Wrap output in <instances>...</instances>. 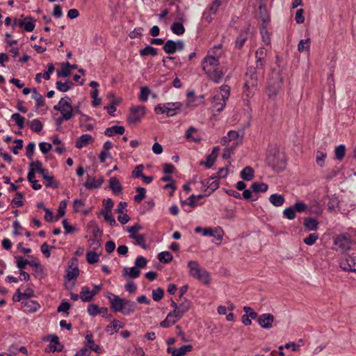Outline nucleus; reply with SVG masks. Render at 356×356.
Masks as SVG:
<instances>
[{
  "mask_svg": "<svg viewBox=\"0 0 356 356\" xmlns=\"http://www.w3.org/2000/svg\"><path fill=\"white\" fill-rule=\"evenodd\" d=\"M202 66L208 78L216 83L220 82L226 70L220 66L218 57L211 55L204 58Z\"/></svg>",
  "mask_w": 356,
  "mask_h": 356,
  "instance_id": "f257e3e1",
  "label": "nucleus"
},
{
  "mask_svg": "<svg viewBox=\"0 0 356 356\" xmlns=\"http://www.w3.org/2000/svg\"><path fill=\"white\" fill-rule=\"evenodd\" d=\"M266 162L270 167L277 172L282 171L286 165L284 154L275 148L268 151Z\"/></svg>",
  "mask_w": 356,
  "mask_h": 356,
  "instance_id": "f03ea898",
  "label": "nucleus"
},
{
  "mask_svg": "<svg viewBox=\"0 0 356 356\" xmlns=\"http://www.w3.org/2000/svg\"><path fill=\"white\" fill-rule=\"evenodd\" d=\"M187 266L189 269V275L197 280L204 284H209L211 282L209 273L200 266L196 261H189Z\"/></svg>",
  "mask_w": 356,
  "mask_h": 356,
  "instance_id": "7ed1b4c3",
  "label": "nucleus"
},
{
  "mask_svg": "<svg viewBox=\"0 0 356 356\" xmlns=\"http://www.w3.org/2000/svg\"><path fill=\"white\" fill-rule=\"evenodd\" d=\"M230 88L227 85H223L220 88V92L216 94L213 98V107L218 112H220L225 106L226 101L229 97Z\"/></svg>",
  "mask_w": 356,
  "mask_h": 356,
  "instance_id": "20e7f679",
  "label": "nucleus"
},
{
  "mask_svg": "<svg viewBox=\"0 0 356 356\" xmlns=\"http://www.w3.org/2000/svg\"><path fill=\"white\" fill-rule=\"evenodd\" d=\"M282 77L279 72H273L268 82L267 94L273 98L277 95L282 85Z\"/></svg>",
  "mask_w": 356,
  "mask_h": 356,
  "instance_id": "39448f33",
  "label": "nucleus"
},
{
  "mask_svg": "<svg viewBox=\"0 0 356 356\" xmlns=\"http://www.w3.org/2000/svg\"><path fill=\"white\" fill-rule=\"evenodd\" d=\"M254 68H248L245 75V87L247 90L257 87L258 80L262 77Z\"/></svg>",
  "mask_w": 356,
  "mask_h": 356,
  "instance_id": "423d86ee",
  "label": "nucleus"
},
{
  "mask_svg": "<svg viewBox=\"0 0 356 356\" xmlns=\"http://www.w3.org/2000/svg\"><path fill=\"white\" fill-rule=\"evenodd\" d=\"M145 109L143 106H133L130 108V113L128 115L127 120L131 124L138 122L145 115Z\"/></svg>",
  "mask_w": 356,
  "mask_h": 356,
  "instance_id": "0eeeda50",
  "label": "nucleus"
},
{
  "mask_svg": "<svg viewBox=\"0 0 356 356\" xmlns=\"http://www.w3.org/2000/svg\"><path fill=\"white\" fill-rule=\"evenodd\" d=\"M339 267L346 271L356 272V255H346L340 261Z\"/></svg>",
  "mask_w": 356,
  "mask_h": 356,
  "instance_id": "6e6552de",
  "label": "nucleus"
},
{
  "mask_svg": "<svg viewBox=\"0 0 356 356\" xmlns=\"http://www.w3.org/2000/svg\"><path fill=\"white\" fill-rule=\"evenodd\" d=\"M334 244L339 248L342 251H346L350 248L352 245V240L349 235L343 234L334 239Z\"/></svg>",
  "mask_w": 356,
  "mask_h": 356,
  "instance_id": "1a4fd4ad",
  "label": "nucleus"
},
{
  "mask_svg": "<svg viewBox=\"0 0 356 356\" xmlns=\"http://www.w3.org/2000/svg\"><path fill=\"white\" fill-rule=\"evenodd\" d=\"M275 317L270 313L263 314L259 316L257 322L259 325L264 329H270L273 326Z\"/></svg>",
  "mask_w": 356,
  "mask_h": 356,
  "instance_id": "9d476101",
  "label": "nucleus"
},
{
  "mask_svg": "<svg viewBox=\"0 0 356 356\" xmlns=\"http://www.w3.org/2000/svg\"><path fill=\"white\" fill-rule=\"evenodd\" d=\"M65 101L63 103V106L61 109V116L65 120H69L73 116L74 108L71 105V99L68 97H64Z\"/></svg>",
  "mask_w": 356,
  "mask_h": 356,
  "instance_id": "9b49d317",
  "label": "nucleus"
},
{
  "mask_svg": "<svg viewBox=\"0 0 356 356\" xmlns=\"http://www.w3.org/2000/svg\"><path fill=\"white\" fill-rule=\"evenodd\" d=\"M109 301L111 303V308L114 312H121L123 314L124 298H121L118 296L112 294L111 297H109Z\"/></svg>",
  "mask_w": 356,
  "mask_h": 356,
  "instance_id": "f8f14e48",
  "label": "nucleus"
},
{
  "mask_svg": "<svg viewBox=\"0 0 356 356\" xmlns=\"http://www.w3.org/2000/svg\"><path fill=\"white\" fill-rule=\"evenodd\" d=\"M216 178L217 177H211L202 181L203 186L207 187L206 191L208 190V194L205 195H210L219 187V183Z\"/></svg>",
  "mask_w": 356,
  "mask_h": 356,
  "instance_id": "ddd939ff",
  "label": "nucleus"
},
{
  "mask_svg": "<svg viewBox=\"0 0 356 356\" xmlns=\"http://www.w3.org/2000/svg\"><path fill=\"white\" fill-rule=\"evenodd\" d=\"M203 235L215 237L218 241H220L222 239L223 230L220 227H216L214 229L205 227L203 229Z\"/></svg>",
  "mask_w": 356,
  "mask_h": 356,
  "instance_id": "4468645a",
  "label": "nucleus"
},
{
  "mask_svg": "<svg viewBox=\"0 0 356 356\" xmlns=\"http://www.w3.org/2000/svg\"><path fill=\"white\" fill-rule=\"evenodd\" d=\"M191 307V303L189 301L185 300L184 302L180 303L177 309H174L172 312L175 315V318L177 319H180L184 314L188 311Z\"/></svg>",
  "mask_w": 356,
  "mask_h": 356,
  "instance_id": "2eb2a0df",
  "label": "nucleus"
},
{
  "mask_svg": "<svg viewBox=\"0 0 356 356\" xmlns=\"http://www.w3.org/2000/svg\"><path fill=\"white\" fill-rule=\"evenodd\" d=\"M182 104L180 102H168L165 104V108L167 111V115L174 116L181 109Z\"/></svg>",
  "mask_w": 356,
  "mask_h": 356,
  "instance_id": "dca6fc26",
  "label": "nucleus"
},
{
  "mask_svg": "<svg viewBox=\"0 0 356 356\" xmlns=\"http://www.w3.org/2000/svg\"><path fill=\"white\" fill-rule=\"evenodd\" d=\"M94 142V138L91 135L89 134H83L79 138H77L76 141V147L81 149L83 147H86L90 144H92Z\"/></svg>",
  "mask_w": 356,
  "mask_h": 356,
  "instance_id": "f3484780",
  "label": "nucleus"
},
{
  "mask_svg": "<svg viewBox=\"0 0 356 356\" xmlns=\"http://www.w3.org/2000/svg\"><path fill=\"white\" fill-rule=\"evenodd\" d=\"M103 182H104L103 178L96 179L92 178L89 175H88L87 180L85 182L84 186L88 189L98 188L102 186Z\"/></svg>",
  "mask_w": 356,
  "mask_h": 356,
  "instance_id": "a211bd4d",
  "label": "nucleus"
},
{
  "mask_svg": "<svg viewBox=\"0 0 356 356\" xmlns=\"http://www.w3.org/2000/svg\"><path fill=\"white\" fill-rule=\"evenodd\" d=\"M109 187L115 195H119L122 193V187L119 179L115 177H113L110 179Z\"/></svg>",
  "mask_w": 356,
  "mask_h": 356,
  "instance_id": "6ab92c4d",
  "label": "nucleus"
},
{
  "mask_svg": "<svg viewBox=\"0 0 356 356\" xmlns=\"http://www.w3.org/2000/svg\"><path fill=\"white\" fill-rule=\"evenodd\" d=\"M124 131L125 129L124 127L115 125L111 127L106 129L104 134L108 136H112L115 134L122 135L124 133Z\"/></svg>",
  "mask_w": 356,
  "mask_h": 356,
  "instance_id": "aec40b11",
  "label": "nucleus"
},
{
  "mask_svg": "<svg viewBox=\"0 0 356 356\" xmlns=\"http://www.w3.org/2000/svg\"><path fill=\"white\" fill-rule=\"evenodd\" d=\"M140 270L136 266L131 268L125 267L122 270V275L124 277L129 276L131 278H136L140 275Z\"/></svg>",
  "mask_w": 356,
  "mask_h": 356,
  "instance_id": "412c9836",
  "label": "nucleus"
},
{
  "mask_svg": "<svg viewBox=\"0 0 356 356\" xmlns=\"http://www.w3.org/2000/svg\"><path fill=\"white\" fill-rule=\"evenodd\" d=\"M136 309V304L134 302L124 298L123 314L129 315V314L135 312Z\"/></svg>",
  "mask_w": 356,
  "mask_h": 356,
  "instance_id": "4be33fe9",
  "label": "nucleus"
},
{
  "mask_svg": "<svg viewBox=\"0 0 356 356\" xmlns=\"http://www.w3.org/2000/svg\"><path fill=\"white\" fill-rule=\"evenodd\" d=\"M269 201L275 207H281L284 203V197L282 195L273 194L270 196Z\"/></svg>",
  "mask_w": 356,
  "mask_h": 356,
  "instance_id": "5701e85b",
  "label": "nucleus"
},
{
  "mask_svg": "<svg viewBox=\"0 0 356 356\" xmlns=\"http://www.w3.org/2000/svg\"><path fill=\"white\" fill-rule=\"evenodd\" d=\"M193 350L191 345H184L179 348H175L173 351V355L171 356H184L187 353L191 352Z\"/></svg>",
  "mask_w": 356,
  "mask_h": 356,
  "instance_id": "b1692460",
  "label": "nucleus"
},
{
  "mask_svg": "<svg viewBox=\"0 0 356 356\" xmlns=\"http://www.w3.org/2000/svg\"><path fill=\"white\" fill-rule=\"evenodd\" d=\"M79 296L83 302H90L93 299L88 286L82 287Z\"/></svg>",
  "mask_w": 356,
  "mask_h": 356,
  "instance_id": "393cba45",
  "label": "nucleus"
},
{
  "mask_svg": "<svg viewBox=\"0 0 356 356\" xmlns=\"http://www.w3.org/2000/svg\"><path fill=\"white\" fill-rule=\"evenodd\" d=\"M248 35L249 33L248 31H243L239 34L235 42V46L236 48L241 49L243 46L244 43L248 38Z\"/></svg>",
  "mask_w": 356,
  "mask_h": 356,
  "instance_id": "a878e982",
  "label": "nucleus"
},
{
  "mask_svg": "<svg viewBox=\"0 0 356 356\" xmlns=\"http://www.w3.org/2000/svg\"><path fill=\"white\" fill-rule=\"evenodd\" d=\"M251 188L255 193H264L268 188V186L264 182H254L251 185Z\"/></svg>",
  "mask_w": 356,
  "mask_h": 356,
  "instance_id": "bb28decb",
  "label": "nucleus"
},
{
  "mask_svg": "<svg viewBox=\"0 0 356 356\" xmlns=\"http://www.w3.org/2000/svg\"><path fill=\"white\" fill-rule=\"evenodd\" d=\"M32 98L35 100L37 108H40L44 106V99L35 88L32 89Z\"/></svg>",
  "mask_w": 356,
  "mask_h": 356,
  "instance_id": "cd10ccee",
  "label": "nucleus"
},
{
  "mask_svg": "<svg viewBox=\"0 0 356 356\" xmlns=\"http://www.w3.org/2000/svg\"><path fill=\"white\" fill-rule=\"evenodd\" d=\"M241 177L243 180L250 181L254 177V171L251 167L247 166L241 172Z\"/></svg>",
  "mask_w": 356,
  "mask_h": 356,
  "instance_id": "c85d7f7f",
  "label": "nucleus"
},
{
  "mask_svg": "<svg viewBox=\"0 0 356 356\" xmlns=\"http://www.w3.org/2000/svg\"><path fill=\"white\" fill-rule=\"evenodd\" d=\"M177 321L178 319L175 318V315L170 312L166 318L161 322L160 325L163 327H168L171 325L175 324Z\"/></svg>",
  "mask_w": 356,
  "mask_h": 356,
  "instance_id": "c756f323",
  "label": "nucleus"
},
{
  "mask_svg": "<svg viewBox=\"0 0 356 356\" xmlns=\"http://www.w3.org/2000/svg\"><path fill=\"white\" fill-rule=\"evenodd\" d=\"M304 225L309 230L315 231L318 229V222L314 218H307L305 219Z\"/></svg>",
  "mask_w": 356,
  "mask_h": 356,
  "instance_id": "7c9ffc66",
  "label": "nucleus"
},
{
  "mask_svg": "<svg viewBox=\"0 0 356 356\" xmlns=\"http://www.w3.org/2000/svg\"><path fill=\"white\" fill-rule=\"evenodd\" d=\"M129 238L136 241V243L141 246L143 249H147L148 245L146 244L145 236L143 234L129 235Z\"/></svg>",
  "mask_w": 356,
  "mask_h": 356,
  "instance_id": "2f4dec72",
  "label": "nucleus"
},
{
  "mask_svg": "<svg viewBox=\"0 0 356 356\" xmlns=\"http://www.w3.org/2000/svg\"><path fill=\"white\" fill-rule=\"evenodd\" d=\"M22 304L26 307V310L29 312H35L40 308V305L33 300H28L23 301Z\"/></svg>",
  "mask_w": 356,
  "mask_h": 356,
  "instance_id": "473e14b6",
  "label": "nucleus"
},
{
  "mask_svg": "<svg viewBox=\"0 0 356 356\" xmlns=\"http://www.w3.org/2000/svg\"><path fill=\"white\" fill-rule=\"evenodd\" d=\"M175 42L171 40H168L163 49L165 51V53L168 54H174L176 51V46H175Z\"/></svg>",
  "mask_w": 356,
  "mask_h": 356,
  "instance_id": "72a5a7b5",
  "label": "nucleus"
},
{
  "mask_svg": "<svg viewBox=\"0 0 356 356\" xmlns=\"http://www.w3.org/2000/svg\"><path fill=\"white\" fill-rule=\"evenodd\" d=\"M56 84L57 90L64 92L68 91L74 85L73 83L70 81H65L63 83L60 81H57Z\"/></svg>",
  "mask_w": 356,
  "mask_h": 356,
  "instance_id": "f704fd0d",
  "label": "nucleus"
},
{
  "mask_svg": "<svg viewBox=\"0 0 356 356\" xmlns=\"http://www.w3.org/2000/svg\"><path fill=\"white\" fill-rule=\"evenodd\" d=\"M172 255L170 252L164 251L158 254V259L162 263H169L172 260Z\"/></svg>",
  "mask_w": 356,
  "mask_h": 356,
  "instance_id": "c9c22d12",
  "label": "nucleus"
},
{
  "mask_svg": "<svg viewBox=\"0 0 356 356\" xmlns=\"http://www.w3.org/2000/svg\"><path fill=\"white\" fill-rule=\"evenodd\" d=\"M335 157L337 160L341 161L346 154V147L344 145H340L335 147Z\"/></svg>",
  "mask_w": 356,
  "mask_h": 356,
  "instance_id": "e433bc0d",
  "label": "nucleus"
},
{
  "mask_svg": "<svg viewBox=\"0 0 356 356\" xmlns=\"http://www.w3.org/2000/svg\"><path fill=\"white\" fill-rule=\"evenodd\" d=\"M11 119L13 120L19 129L24 127L25 118L21 116L18 113H13L11 115Z\"/></svg>",
  "mask_w": 356,
  "mask_h": 356,
  "instance_id": "4c0bfd02",
  "label": "nucleus"
},
{
  "mask_svg": "<svg viewBox=\"0 0 356 356\" xmlns=\"http://www.w3.org/2000/svg\"><path fill=\"white\" fill-rule=\"evenodd\" d=\"M140 54L142 56H146L148 55L155 56L157 54V51L156 49H154L152 46L148 45L144 49L140 50Z\"/></svg>",
  "mask_w": 356,
  "mask_h": 356,
  "instance_id": "58836bf2",
  "label": "nucleus"
},
{
  "mask_svg": "<svg viewBox=\"0 0 356 356\" xmlns=\"http://www.w3.org/2000/svg\"><path fill=\"white\" fill-rule=\"evenodd\" d=\"M265 65H266V60L256 59L255 66L250 67L249 68L255 69L256 72H258V74L264 76V67Z\"/></svg>",
  "mask_w": 356,
  "mask_h": 356,
  "instance_id": "ea45409f",
  "label": "nucleus"
},
{
  "mask_svg": "<svg viewBox=\"0 0 356 356\" xmlns=\"http://www.w3.org/2000/svg\"><path fill=\"white\" fill-rule=\"evenodd\" d=\"M171 30L175 34L178 35H182L185 31L183 24L179 22L173 23L171 26Z\"/></svg>",
  "mask_w": 356,
  "mask_h": 356,
  "instance_id": "a19ab883",
  "label": "nucleus"
},
{
  "mask_svg": "<svg viewBox=\"0 0 356 356\" xmlns=\"http://www.w3.org/2000/svg\"><path fill=\"white\" fill-rule=\"evenodd\" d=\"M99 259V255L97 252L93 251H89L86 254V260L87 262L90 264H94L98 262Z\"/></svg>",
  "mask_w": 356,
  "mask_h": 356,
  "instance_id": "79ce46f5",
  "label": "nucleus"
},
{
  "mask_svg": "<svg viewBox=\"0 0 356 356\" xmlns=\"http://www.w3.org/2000/svg\"><path fill=\"white\" fill-rule=\"evenodd\" d=\"M101 213L104 216V220L108 222L111 226L116 225V221L112 216L111 211H102Z\"/></svg>",
  "mask_w": 356,
  "mask_h": 356,
  "instance_id": "37998d69",
  "label": "nucleus"
},
{
  "mask_svg": "<svg viewBox=\"0 0 356 356\" xmlns=\"http://www.w3.org/2000/svg\"><path fill=\"white\" fill-rule=\"evenodd\" d=\"M136 191L138 193L134 196V200L139 203L145 197L146 190L142 187H137Z\"/></svg>",
  "mask_w": 356,
  "mask_h": 356,
  "instance_id": "c03bdc74",
  "label": "nucleus"
},
{
  "mask_svg": "<svg viewBox=\"0 0 356 356\" xmlns=\"http://www.w3.org/2000/svg\"><path fill=\"white\" fill-rule=\"evenodd\" d=\"M151 93L150 89L147 86H143L140 88V93L139 99L142 102H146L148 99L149 95Z\"/></svg>",
  "mask_w": 356,
  "mask_h": 356,
  "instance_id": "a18cd8bd",
  "label": "nucleus"
},
{
  "mask_svg": "<svg viewBox=\"0 0 356 356\" xmlns=\"http://www.w3.org/2000/svg\"><path fill=\"white\" fill-rule=\"evenodd\" d=\"M327 156V154L321 151H317L316 161L318 165L323 167L325 164V159Z\"/></svg>",
  "mask_w": 356,
  "mask_h": 356,
  "instance_id": "49530a36",
  "label": "nucleus"
},
{
  "mask_svg": "<svg viewBox=\"0 0 356 356\" xmlns=\"http://www.w3.org/2000/svg\"><path fill=\"white\" fill-rule=\"evenodd\" d=\"M88 120L89 118L86 115H82V117L80 118V127L83 128V131H91L93 129L92 124H85V122H86Z\"/></svg>",
  "mask_w": 356,
  "mask_h": 356,
  "instance_id": "de8ad7c7",
  "label": "nucleus"
},
{
  "mask_svg": "<svg viewBox=\"0 0 356 356\" xmlns=\"http://www.w3.org/2000/svg\"><path fill=\"white\" fill-rule=\"evenodd\" d=\"M34 20L33 19L32 17H27L25 18V22H24V30L28 31V32H31L32 31H33L34 28H35V24H34Z\"/></svg>",
  "mask_w": 356,
  "mask_h": 356,
  "instance_id": "09e8293b",
  "label": "nucleus"
},
{
  "mask_svg": "<svg viewBox=\"0 0 356 356\" xmlns=\"http://www.w3.org/2000/svg\"><path fill=\"white\" fill-rule=\"evenodd\" d=\"M197 132V129L194 128L193 127H190L187 130L186 133V138L188 140L194 141V142H199L200 140V138L199 137H194L193 136V134Z\"/></svg>",
  "mask_w": 356,
  "mask_h": 356,
  "instance_id": "8fccbe9b",
  "label": "nucleus"
},
{
  "mask_svg": "<svg viewBox=\"0 0 356 356\" xmlns=\"http://www.w3.org/2000/svg\"><path fill=\"white\" fill-rule=\"evenodd\" d=\"M43 125L40 120L35 119L31 121L30 128L35 132H40L42 129Z\"/></svg>",
  "mask_w": 356,
  "mask_h": 356,
  "instance_id": "3c124183",
  "label": "nucleus"
},
{
  "mask_svg": "<svg viewBox=\"0 0 356 356\" xmlns=\"http://www.w3.org/2000/svg\"><path fill=\"white\" fill-rule=\"evenodd\" d=\"M283 214L289 220H293L296 218V211L293 207L286 208L283 211Z\"/></svg>",
  "mask_w": 356,
  "mask_h": 356,
  "instance_id": "603ef678",
  "label": "nucleus"
},
{
  "mask_svg": "<svg viewBox=\"0 0 356 356\" xmlns=\"http://www.w3.org/2000/svg\"><path fill=\"white\" fill-rule=\"evenodd\" d=\"M51 339L50 341L49 344V348L50 351L55 352V351H60V349H58L56 348V345L59 344V339L58 337L56 335H52L51 336Z\"/></svg>",
  "mask_w": 356,
  "mask_h": 356,
  "instance_id": "864d4df0",
  "label": "nucleus"
},
{
  "mask_svg": "<svg viewBox=\"0 0 356 356\" xmlns=\"http://www.w3.org/2000/svg\"><path fill=\"white\" fill-rule=\"evenodd\" d=\"M310 39L301 40L298 44V50L300 52H302L303 51H309V43Z\"/></svg>",
  "mask_w": 356,
  "mask_h": 356,
  "instance_id": "5fc2aeb1",
  "label": "nucleus"
},
{
  "mask_svg": "<svg viewBox=\"0 0 356 356\" xmlns=\"http://www.w3.org/2000/svg\"><path fill=\"white\" fill-rule=\"evenodd\" d=\"M124 323L118 320H113L106 327V331L109 332L110 329L113 328L115 330L122 328L124 327Z\"/></svg>",
  "mask_w": 356,
  "mask_h": 356,
  "instance_id": "6e6d98bb",
  "label": "nucleus"
},
{
  "mask_svg": "<svg viewBox=\"0 0 356 356\" xmlns=\"http://www.w3.org/2000/svg\"><path fill=\"white\" fill-rule=\"evenodd\" d=\"M164 295V291L161 288H158L156 290L152 291V298L154 301L161 300Z\"/></svg>",
  "mask_w": 356,
  "mask_h": 356,
  "instance_id": "4d7b16f0",
  "label": "nucleus"
},
{
  "mask_svg": "<svg viewBox=\"0 0 356 356\" xmlns=\"http://www.w3.org/2000/svg\"><path fill=\"white\" fill-rule=\"evenodd\" d=\"M71 74L70 70L63 64L62 68L60 70H57V76L58 77L66 78L68 77Z\"/></svg>",
  "mask_w": 356,
  "mask_h": 356,
  "instance_id": "13d9d810",
  "label": "nucleus"
},
{
  "mask_svg": "<svg viewBox=\"0 0 356 356\" xmlns=\"http://www.w3.org/2000/svg\"><path fill=\"white\" fill-rule=\"evenodd\" d=\"M216 160V158L210 154L207 156V161H201L200 164L206 166L207 168H210L213 165Z\"/></svg>",
  "mask_w": 356,
  "mask_h": 356,
  "instance_id": "bf43d9fd",
  "label": "nucleus"
},
{
  "mask_svg": "<svg viewBox=\"0 0 356 356\" xmlns=\"http://www.w3.org/2000/svg\"><path fill=\"white\" fill-rule=\"evenodd\" d=\"M318 238V235L316 233L310 234L307 237L304 239V242L309 245H312L316 243Z\"/></svg>",
  "mask_w": 356,
  "mask_h": 356,
  "instance_id": "052dcab7",
  "label": "nucleus"
},
{
  "mask_svg": "<svg viewBox=\"0 0 356 356\" xmlns=\"http://www.w3.org/2000/svg\"><path fill=\"white\" fill-rule=\"evenodd\" d=\"M267 50L264 47H260L255 53L256 59L266 60Z\"/></svg>",
  "mask_w": 356,
  "mask_h": 356,
  "instance_id": "680f3d73",
  "label": "nucleus"
},
{
  "mask_svg": "<svg viewBox=\"0 0 356 356\" xmlns=\"http://www.w3.org/2000/svg\"><path fill=\"white\" fill-rule=\"evenodd\" d=\"M79 275V270L78 268L75 267L72 268L67 273V278L68 280L76 279Z\"/></svg>",
  "mask_w": 356,
  "mask_h": 356,
  "instance_id": "e2e57ef3",
  "label": "nucleus"
},
{
  "mask_svg": "<svg viewBox=\"0 0 356 356\" xmlns=\"http://www.w3.org/2000/svg\"><path fill=\"white\" fill-rule=\"evenodd\" d=\"M147 260L144 257H138L135 261V265L136 268H145L147 266Z\"/></svg>",
  "mask_w": 356,
  "mask_h": 356,
  "instance_id": "0e129e2a",
  "label": "nucleus"
},
{
  "mask_svg": "<svg viewBox=\"0 0 356 356\" xmlns=\"http://www.w3.org/2000/svg\"><path fill=\"white\" fill-rule=\"evenodd\" d=\"M66 205H67V203L65 201H63L60 203V206L58 209V213L56 215V220H58L59 218H60L65 215Z\"/></svg>",
  "mask_w": 356,
  "mask_h": 356,
  "instance_id": "69168bd1",
  "label": "nucleus"
},
{
  "mask_svg": "<svg viewBox=\"0 0 356 356\" xmlns=\"http://www.w3.org/2000/svg\"><path fill=\"white\" fill-rule=\"evenodd\" d=\"M88 312L89 313L90 315L95 316L99 312V307L95 304H90L88 307Z\"/></svg>",
  "mask_w": 356,
  "mask_h": 356,
  "instance_id": "338daca9",
  "label": "nucleus"
},
{
  "mask_svg": "<svg viewBox=\"0 0 356 356\" xmlns=\"http://www.w3.org/2000/svg\"><path fill=\"white\" fill-rule=\"evenodd\" d=\"M292 207L299 213L304 212L307 209L306 204L302 202H296Z\"/></svg>",
  "mask_w": 356,
  "mask_h": 356,
  "instance_id": "774afa93",
  "label": "nucleus"
}]
</instances>
